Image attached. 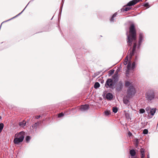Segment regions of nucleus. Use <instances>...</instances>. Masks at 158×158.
Masks as SVG:
<instances>
[{
  "mask_svg": "<svg viewBox=\"0 0 158 158\" xmlns=\"http://www.w3.org/2000/svg\"><path fill=\"white\" fill-rule=\"evenodd\" d=\"M143 6L145 7H147V8H148L149 7V5L148 3H147L144 4Z\"/></svg>",
  "mask_w": 158,
  "mask_h": 158,
  "instance_id": "nucleus-29",
  "label": "nucleus"
},
{
  "mask_svg": "<svg viewBox=\"0 0 158 158\" xmlns=\"http://www.w3.org/2000/svg\"><path fill=\"white\" fill-rule=\"evenodd\" d=\"M125 86L126 87H127L129 86H131V85H132V83L128 81H125Z\"/></svg>",
  "mask_w": 158,
  "mask_h": 158,
  "instance_id": "nucleus-14",
  "label": "nucleus"
},
{
  "mask_svg": "<svg viewBox=\"0 0 158 158\" xmlns=\"http://www.w3.org/2000/svg\"><path fill=\"white\" fill-rule=\"evenodd\" d=\"M139 0H133L129 2L127 4L126 6H132L136 4L139 2Z\"/></svg>",
  "mask_w": 158,
  "mask_h": 158,
  "instance_id": "nucleus-10",
  "label": "nucleus"
},
{
  "mask_svg": "<svg viewBox=\"0 0 158 158\" xmlns=\"http://www.w3.org/2000/svg\"><path fill=\"white\" fill-rule=\"evenodd\" d=\"M143 34L142 33H140L139 35V46H138L137 48H139V46L141 45V43L142 42L143 40Z\"/></svg>",
  "mask_w": 158,
  "mask_h": 158,
  "instance_id": "nucleus-11",
  "label": "nucleus"
},
{
  "mask_svg": "<svg viewBox=\"0 0 158 158\" xmlns=\"http://www.w3.org/2000/svg\"><path fill=\"white\" fill-rule=\"evenodd\" d=\"M145 112V110L144 109H140L139 110V113L140 114H143Z\"/></svg>",
  "mask_w": 158,
  "mask_h": 158,
  "instance_id": "nucleus-24",
  "label": "nucleus"
},
{
  "mask_svg": "<svg viewBox=\"0 0 158 158\" xmlns=\"http://www.w3.org/2000/svg\"><path fill=\"white\" fill-rule=\"evenodd\" d=\"M137 42H132V44H133V46L132 50L130 51V53L129 54V57L130 61H131L132 57L134 55L135 51L137 46Z\"/></svg>",
  "mask_w": 158,
  "mask_h": 158,
  "instance_id": "nucleus-7",
  "label": "nucleus"
},
{
  "mask_svg": "<svg viewBox=\"0 0 158 158\" xmlns=\"http://www.w3.org/2000/svg\"><path fill=\"white\" fill-rule=\"evenodd\" d=\"M118 111V109L117 108L115 107H114L113 108V111L114 113H116Z\"/></svg>",
  "mask_w": 158,
  "mask_h": 158,
  "instance_id": "nucleus-23",
  "label": "nucleus"
},
{
  "mask_svg": "<svg viewBox=\"0 0 158 158\" xmlns=\"http://www.w3.org/2000/svg\"><path fill=\"white\" fill-rule=\"evenodd\" d=\"M24 132L21 131L15 134L13 142L15 144H18L22 142L24 138Z\"/></svg>",
  "mask_w": 158,
  "mask_h": 158,
  "instance_id": "nucleus-3",
  "label": "nucleus"
},
{
  "mask_svg": "<svg viewBox=\"0 0 158 158\" xmlns=\"http://www.w3.org/2000/svg\"><path fill=\"white\" fill-rule=\"evenodd\" d=\"M110 22H114V18L112 17L110 19Z\"/></svg>",
  "mask_w": 158,
  "mask_h": 158,
  "instance_id": "nucleus-33",
  "label": "nucleus"
},
{
  "mask_svg": "<svg viewBox=\"0 0 158 158\" xmlns=\"http://www.w3.org/2000/svg\"><path fill=\"white\" fill-rule=\"evenodd\" d=\"M38 123H35L34 125V127H36V126H37V125H38Z\"/></svg>",
  "mask_w": 158,
  "mask_h": 158,
  "instance_id": "nucleus-38",
  "label": "nucleus"
},
{
  "mask_svg": "<svg viewBox=\"0 0 158 158\" xmlns=\"http://www.w3.org/2000/svg\"><path fill=\"white\" fill-rule=\"evenodd\" d=\"M128 53L127 54V56H126V58H125V60H126L127 61H128Z\"/></svg>",
  "mask_w": 158,
  "mask_h": 158,
  "instance_id": "nucleus-34",
  "label": "nucleus"
},
{
  "mask_svg": "<svg viewBox=\"0 0 158 158\" xmlns=\"http://www.w3.org/2000/svg\"><path fill=\"white\" fill-rule=\"evenodd\" d=\"M26 7H27V6H26V7H25V8L23 9V10L21 12H20L19 14H18L16 16L19 15L21 14L23 12V10H24V9H25V8H26Z\"/></svg>",
  "mask_w": 158,
  "mask_h": 158,
  "instance_id": "nucleus-39",
  "label": "nucleus"
},
{
  "mask_svg": "<svg viewBox=\"0 0 158 158\" xmlns=\"http://www.w3.org/2000/svg\"><path fill=\"white\" fill-rule=\"evenodd\" d=\"M114 70H111L110 71H109V74H110V75H111L113 74L114 72Z\"/></svg>",
  "mask_w": 158,
  "mask_h": 158,
  "instance_id": "nucleus-27",
  "label": "nucleus"
},
{
  "mask_svg": "<svg viewBox=\"0 0 158 158\" xmlns=\"http://www.w3.org/2000/svg\"><path fill=\"white\" fill-rule=\"evenodd\" d=\"M28 4H27V6H28Z\"/></svg>",
  "mask_w": 158,
  "mask_h": 158,
  "instance_id": "nucleus-46",
  "label": "nucleus"
},
{
  "mask_svg": "<svg viewBox=\"0 0 158 158\" xmlns=\"http://www.w3.org/2000/svg\"><path fill=\"white\" fill-rule=\"evenodd\" d=\"M28 4H27V6H28Z\"/></svg>",
  "mask_w": 158,
  "mask_h": 158,
  "instance_id": "nucleus-47",
  "label": "nucleus"
},
{
  "mask_svg": "<svg viewBox=\"0 0 158 158\" xmlns=\"http://www.w3.org/2000/svg\"><path fill=\"white\" fill-rule=\"evenodd\" d=\"M139 143V141L138 139H136L135 143V145L136 148L138 147Z\"/></svg>",
  "mask_w": 158,
  "mask_h": 158,
  "instance_id": "nucleus-20",
  "label": "nucleus"
},
{
  "mask_svg": "<svg viewBox=\"0 0 158 158\" xmlns=\"http://www.w3.org/2000/svg\"><path fill=\"white\" fill-rule=\"evenodd\" d=\"M40 117V115H37V116H35V118L37 119L39 118Z\"/></svg>",
  "mask_w": 158,
  "mask_h": 158,
  "instance_id": "nucleus-37",
  "label": "nucleus"
},
{
  "mask_svg": "<svg viewBox=\"0 0 158 158\" xmlns=\"http://www.w3.org/2000/svg\"><path fill=\"white\" fill-rule=\"evenodd\" d=\"M145 156L144 153H141V158H144Z\"/></svg>",
  "mask_w": 158,
  "mask_h": 158,
  "instance_id": "nucleus-32",
  "label": "nucleus"
},
{
  "mask_svg": "<svg viewBox=\"0 0 158 158\" xmlns=\"http://www.w3.org/2000/svg\"><path fill=\"white\" fill-rule=\"evenodd\" d=\"M147 158H150L149 154L148 155Z\"/></svg>",
  "mask_w": 158,
  "mask_h": 158,
  "instance_id": "nucleus-41",
  "label": "nucleus"
},
{
  "mask_svg": "<svg viewBox=\"0 0 158 158\" xmlns=\"http://www.w3.org/2000/svg\"><path fill=\"white\" fill-rule=\"evenodd\" d=\"M63 6V4L61 5V6L60 8H62Z\"/></svg>",
  "mask_w": 158,
  "mask_h": 158,
  "instance_id": "nucleus-44",
  "label": "nucleus"
},
{
  "mask_svg": "<svg viewBox=\"0 0 158 158\" xmlns=\"http://www.w3.org/2000/svg\"><path fill=\"white\" fill-rule=\"evenodd\" d=\"M131 8L129 7H127L124 6L123 8L121 9V11L123 12L124 11H127L131 9Z\"/></svg>",
  "mask_w": 158,
  "mask_h": 158,
  "instance_id": "nucleus-15",
  "label": "nucleus"
},
{
  "mask_svg": "<svg viewBox=\"0 0 158 158\" xmlns=\"http://www.w3.org/2000/svg\"><path fill=\"white\" fill-rule=\"evenodd\" d=\"M123 102L125 104H126V105L129 102V100L127 98H126L125 97H124L123 98Z\"/></svg>",
  "mask_w": 158,
  "mask_h": 158,
  "instance_id": "nucleus-16",
  "label": "nucleus"
},
{
  "mask_svg": "<svg viewBox=\"0 0 158 158\" xmlns=\"http://www.w3.org/2000/svg\"><path fill=\"white\" fill-rule=\"evenodd\" d=\"M151 108L150 107H148L146 108V110L148 114H149V112Z\"/></svg>",
  "mask_w": 158,
  "mask_h": 158,
  "instance_id": "nucleus-21",
  "label": "nucleus"
},
{
  "mask_svg": "<svg viewBox=\"0 0 158 158\" xmlns=\"http://www.w3.org/2000/svg\"><path fill=\"white\" fill-rule=\"evenodd\" d=\"M127 93L129 97L134 95L136 93L134 87L133 85L130 86L127 90Z\"/></svg>",
  "mask_w": 158,
  "mask_h": 158,
  "instance_id": "nucleus-6",
  "label": "nucleus"
},
{
  "mask_svg": "<svg viewBox=\"0 0 158 158\" xmlns=\"http://www.w3.org/2000/svg\"><path fill=\"white\" fill-rule=\"evenodd\" d=\"M115 83H114L112 79H108L105 84V86L107 88H110L113 89L115 88Z\"/></svg>",
  "mask_w": 158,
  "mask_h": 158,
  "instance_id": "nucleus-5",
  "label": "nucleus"
},
{
  "mask_svg": "<svg viewBox=\"0 0 158 158\" xmlns=\"http://www.w3.org/2000/svg\"><path fill=\"white\" fill-rule=\"evenodd\" d=\"M28 4H27V6H28Z\"/></svg>",
  "mask_w": 158,
  "mask_h": 158,
  "instance_id": "nucleus-45",
  "label": "nucleus"
},
{
  "mask_svg": "<svg viewBox=\"0 0 158 158\" xmlns=\"http://www.w3.org/2000/svg\"><path fill=\"white\" fill-rule=\"evenodd\" d=\"M100 85L99 83L98 82H96L94 85V88L95 89H97L100 87Z\"/></svg>",
  "mask_w": 158,
  "mask_h": 158,
  "instance_id": "nucleus-19",
  "label": "nucleus"
},
{
  "mask_svg": "<svg viewBox=\"0 0 158 158\" xmlns=\"http://www.w3.org/2000/svg\"><path fill=\"white\" fill-rule=\"evenodd\" d=\"M135 67V62H133L131 65V61H129L127 66V70L126 72V75L127 77L128 78L130 74V71L133 73L134 69Z\"/></svg>",
  "mask_w": 158,
  "mask_h": 158,
  "instance_id": "nucleus-4",
  "label": "nucleus"
},
{
  "mask_svg": "<svg viewBox=\"0 0 158 158\" xmlns=\"http://www.w3.org/2000/svg\"><path fill=\"white\" fill-rule=\"evenodd\" d=\"M130 34L127 35V43L128 46H131L132 42H137L136 39V32L135 26L133 24H131L130 27Z\"/></svg>",
  "mask_w": 158,
  "mask_h": 158,
  "instance_id": "nucleus-1",
  "label": "nucleus"
},
{
  "mask_svg": "<svg viewBox=\"0 0 158 158\" xmlns=\"http://www.w3.org/2000/svg\"><path fill=\"white\" fill-rule=\"evenodd\" d=\"M128 114H128V113H126L125 114V115L126 116H127V115H128Z\"/></svg>",
  "mask_w": 158,
  "mask_h": 158,
  "instance_id": "nucleus-42",
  "label": "nucleus"
},
{
  "mask_svg": "<svg viewBox=\"0 0 158 158\" xmlns=\"http://www.w3.org/2000/svg\"><path fill=\"white\" fill-rule=\"evenodd\" d=\"M148 132V131L147 129H145L143 130V133L144 134H147Z\"/></svg>",
  "mask_w": 158,
  "mask_h": 158,
  "instance_id": "nucleus-25",
  "label": "nucleus"
},
{
  "mask_svg": "<svg viewBox=\"0 0 158 158\" xmlns=\"http://www.w3.org/2000/svg\"><path fill=\"white\" fill-rule=\"evenodd\" d=\"M135 60H136L137 59V57L136 56H135Z\"/></svg>",
  "mask_w": 158,
  "mask_h": 158,
  "instance_id": "nucleus-43",
  "label": "nucleus"
},
{
  "mask_svg": "<svg viewBox=\"0 0 158 158\" xmlns=\"http://www.w3.org/2000/svg\"><path fill=\"white\" fill-rule=\"evenodd\" d=\"M64 115V114L62 113H60L58 115V117L59 118L63 116Z\"/></svg>",
  "mask_w": 158,
  "mask_h": 158,
  "instance_id": "nucleus-28",
  "label": "nucleus"
},
{
  "mask_svg": "<svg viewBox=\"0 0 158 158\" xmlns=\"http://www.w3.org/2000/svg\"><path fill=\"white\" fill-rule=\"evenodd\" d=\"M127 61L125 60L123 62L124 64L125 65H127Z\"/></svg>",
  "mask_w": 158,
  "mask_h": 158,
  "instance_id": "nucleus-35",
  "label": "nucleus"
},
{
  "mask_svg": "<svg viewBox=\"0 0 158 158\" xmlns=\"http://www.w3.org/2000/svg\"><path fill=\"white\" fill-rule=\"evenodd\" d=\"M89 108V105H82L80 107V109L81 111H85L88 110Z\"/></svg>",
  "mask_w": 158,
  "mask_h": 158,
  "instance_id": "nucleus-9",
  "label": "nucleus"
},
{
  "mask_svg": "<svg viewBox=\"0 0 158 158\" xmlns=\"http://www.w3.org/2000/svg\"><path fill=\"white\" fill-rule=\"evenodd\" d=\"M3 123H0V133L2 131V130L3 128Z\"/></svg>",
  "mask_w": 158,
  "mask_h": 158,
  "instance_id": "nucleus-22",
  "label": "nucleus"
},
{
  "mask_svg": "<svg viewBox=\"0 0 158 158\" xmlns=\"http://www.w3.org/2000/svg\"><path fill=\"white\" fill-rule=\"evenodd\" d=\"M140 152L141 153H144V149L143 148H141Z\"/></svg>",
  "mask_w": 158,
  "mask_h": 158,
  "instance_id": "nucleus-30",
  "label": "nucleus"
},
{
  "mask_svg": "<svg viewBox=\"0 0 158 158\" xmlns=\"http://www.w3.org/2000/svg\"><path fill=\"white\" fill-rule=\"evenodd\" d=\"M105 114L106 115H108L110 114V113L109 111H107L105 112Z\"/></svg>",
  "mask_w": 158,
  "mask_h": 158,
  "instance_id": "nucleus-31",
  "label": "nucleus"
},
{
  "mask_svg": "<svg viewBox=\"0 0 158 158\" xmlns=\"http://www.w3.org/2000/svg\"><path fill=\"white\" fill-rule=\"evenodd\" d=\"M113 95L111 93H107L106 96V99L109 100H111L113 98Z\"/></svg>",
  "mask_w": 158,
  "mask_h": 158,
  "instance_id": "nucleus-12",
  "label": "nucleus"
},
{
  "mask_svg": "<svg viewBox=\"0 0 158 158\" xmlns=\"http://www.w3.org/2000/svg\"><path fill=\"white\" fill-rule=\"evenodd\" d=\"M26 141L27 142H28L30 140V137L29 136H27L26 137Z\"/></svg>",
  "mask_w": 158,
  "mask_h": 158,
  "instance_id": "nucleus-26",
  "label": "nucleus"
},
{
  "mask_svg": "<svg viewBox=\"0 0 158 158\" xmlns=\"http://www.w3.org/2000/svg\"><path fill=\"white\" fill-rule=\"evenodd\" d=\"M26 122L23 121V122H20L19 123V125L20 126L22 127H23L26 125Z\"/></svg>",
  "mask_w": 158,
  "mask_h": 158,
  "instance_id": "nucleus-17",
  "label": "nucleus"
},
{
  "mask_svg": "<svg viewBox=\"0 0 158 158\" xmlns=\"http://www.w3.org/2000/svg\"><path fill=\"white\" fill-rule=\"evenodd\" d=\"M156 108H153L151 109L150 112L149 114H150L152 115L153 116L154 115L156 111Z\"/></svg>",
  "mask_w": 158,
  "mask_h": 158,
  "instance_id": "nucleus-13",
  "label": "nucleus"
},
{
  "mask_svg": "<svg viewBox=\"0 0 158 158\" xmlns=\"http://www.w3.org/2000/svg\"><path fill=\"white\" fill-rule=\"evenodd\" d=\"M145 97L148 102L151 103L153 102L156 98H158V97L156 96L154 91L153 90L148 91L146 94Z\"/></svg>",
  "mask_w": 158,
  "mask_h": 158,
  "instance_id": "nucleus-2",
  "label": "nucleus"
},
{
  "mask_svg": "<svg viewBox=\"0 0 158 158\" xmlns=\"http://www.w3.org/2000/svg\"><path fill=\"white\" fill-rule=\"evenodd\" d=\"M117 13H115L113 15L112 17L114 18V17L116 16L117 15Z\"/></svg>",
  "mask_w": 158,
  "mask_h": 158,
  "instance_id": "nucleus-36",
  "label": "nucleus"
},
{
  "mask_svg": "<svg viewBox=\"0 0 158 158\" xmlns=\"http://www.w3.org/2000/svg\"><path fill=\"white\" fill-rule=\"evenodd\" d=\"M128 135L129 136H131V135H132V134L131 132H129L128 133Z\"/></svg>",
  "mask_w": 158,
  "mask_h": 158,
  "instance_id": "nucleus-40",
  "label": "nucleus"
},
{
  "mask_svg": "<svg viewBox=\"0 0 158 158\" xmlns=\"http://www.w3.org/2000/svg\"><path fill=\"white\" fill-rule=\"evenodd\" d=\"M123 85L122 81H119L117 84V85L116 89L118 91H119L121 90L123 88Z\"/></svg>",
  "mask_w": 158,
  "mask_h": 158,
  "instance_id": "nucleus-8",
  "label": "nucleus"
},
{
  "mask_svg": "<svg viewBox=\"0 0 158 158\" xmlns=\"http://www.w3.org/2000/svg\"><path fill=\"white\" fill-rule=\"evenodd\" d=\"M130 154L131 156H134L135 154V152L134 149H131L130 151Z\"/></svg>",
  "mask_w": 158,
  "mask_h": 158,
  "instance_id": "nucleus-18",
  "label": "nucleus"
}]
</instances>
